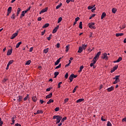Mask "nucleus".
I'll list each match as a JSON object with an SVG mask.
<instances>
[{"instance_id": "49530a36", "label": "nucleus", "mask_w": 126, "mask_h": 126, "mask_svg": "<svg viewBox=\"0 0 126 126\" xmlns=\"http://www.w3.org/2000/svg\"><path fill=\"white\" fill-rule=\"evenodd\" d=\"M107 126H112V124L111 122H110V121L107 122Z\"/></svg>"}, {"instance_id": "72a5a7b5", "label": "nucleus", "mask_w": 126, "mask_h": 126, "mask_svg": "<svg viewBox=\"0 0 126 126\" xmlns=\"http://www.w3.org/2000/svg\"><path fill=\"white\" fill-rule=\"evenodd\" d=\"M62 66V64L60 63L59 65L55 67V69H58L59 68H61V67Z\"/></svg>"}, {"instance_id": "f257e3e1", "label": "nucleus", "mask_w": 126, "mask_h": 126, "mask_svg": "<svg viewBox=\"0 0 126 126\" xmlns=\"http://www.w3.org/2000/svg\"><path fill=\"white\" fill-rule=\"evenodd\" d=\"M56 119H57L56 124H60L61 120L63 119V117L60 115H55L53 116V119L56 120Z\"/></svg>"}, {"instance_id": "052dcab7", "label": "nucleus", "mask_w": 126, "mask_h": 126, "mask_svg": "<svg viewBox=\"0 0 126 126\" xmlns=\"http://www.w3.org/2000/svg\"><path fill=\"white\" fill-rule=\"evenodd\" d=\"M52 88H48L46 89V91H51Z\"/></svg>"}, {"instance_id": "37998d69", "label": "nucleus", "mask_w": 126, "mask_h": 126, "mask_svg": "<svg viewBox=\"0 0 126 126\" xmlns=\"http://www.w3.org/2000/svg\"><path fill=\"white\" fill-rule=\"evenodd\" d=\"M66 120V117L63 118L62 119V120H61V123H63V122H64V121H65Z\"/></svg>"}, {"instance_id": "4c0bfd02", "label": "nucleus", "mask_w": 126, "mask_h": 126, "mask_svg": "<svg viewBox=\"0 0 126 126\" xmlns=\"http://www.w3.org/2000/svg\"><path fill=\"white\" fill-rule=\"evenodd\" d=\"M101 55V51L98 52L96 55H95L97 58H99L100 57V55Z\"/></svg>"}, {"instance_id": "bb28decb", "label": "nucleus", "mask_w": 126, "mask_h": 126, "mask_svg": "<svg viewBox=\"0 0 126 126\" xmlns=\"http://www.w3.org/2000/svg\"><path fill=\"white\" fill-rule=\"evenodd\" d=\"M48 52H49V48H46L43 50V53H44V54H47Z\"/></svg>"}, {"instance_id": "f8f14e48", "label": "nucleus", "mask_w": 126, "mask_h": 126, "mask_svg": "<svg viewBox=\"0 0 126 126\" xmlns=\"http://www.w3.org/2000/svg\"><path fill=\"white\" fill-rule=\"evenodd\" d=\"M107 91L108 92H111V91H113V90H114V87L113 86H112L110 88H108L107 89Z\"/></svg>"}, {"instance_id": "603ef678", "label": "nucleus", "mask_w": 126, "mask_h": 126, "mask_svg": "<svg viewBox=\"0 0 126 126\" xmlns=\"http://www.w3.org/2000/svg\"><path fill=\"white\" fill-rule=\"evenodd\" d=\"M65 78H66V79H67V78H68V73H66L64 76Z\"/></svg>"}, {"instance_id": "412c9836", "label": "nucleus", "mask_w": 126, "mask_h": 126, "mask_svg": "<svg viewBox=\"0 0 126 126\" xmlns=\"http://www.w3.org/2000/svg\"><path fill=\"white\" fill-rule=\"evenodd\" d=\"M59 74H60V72L57 71V72H55L54 73V78H56V77H57V76H58L59 75Z\"/></svg>"}, {"instance_id": "f704fd0d", "label": "nucleus", "mask_w": 126, "mask_h": 126, "mask_svg": "<svg viewBox=\"0 0 126 126\" xmlns=\"http://www.w3.org/2000/svg\"><path fill=\"white\" fill-rule=\"evenodd\" d=\"M112 11L113 13H116V12H117V9L113 8L112 9Z\"/></svg>"}, {"instance_id": "58836bf2", "label": "nucleus", "mask_w": 126, "mask_h": 126, "mask_svg": "<svg viewBox=\"0 0 126 126\" xmlns=\"http://www.w3.org/2000/svg\"><path fill=\"white\" fill-rule=\"evenodd\" d=\"M62 20H63V18H62V17H61L58 19V23H60V22L62 21Z\"/></svg>"}, {"instance_id": "5701e85b", "label": "nucleus", "mask_w": 126, "mask_h": 126, "mask_svg": "<svg viewBox=\"0 0 126 126\" xmlns=\"http://www.w3.org/2000/svg\"><path fill=\"white\" fill-rule=\"evenodd\" d=\"M51 103H54V100L50 99L47 102V104H51Z\"/></svg>"}, {"instance_id": "a18cd8bd", "label": "nucleus", "mask_w": 126, "mask_h": 126, "mask_svg": "<svg viewBox=\"0 0 126 126\" xmlns=\"http://www.w3.org/2000/svg\"><path fill=\"white\" fill-rule=\"evenodd\" d=\"M29 97V94H27V96L24 98V101H26L28 97Z\"/></svg>"}, {"instance_id": "c85d7f7f", "label": "nucleus", "mask_w": 126, "mask_h": 126, "mask_svg": "<svg viewBox=\"0 0 126 126\" xmlns=\"http://www.w3.org/2000/svg\"><path fill=\"white\" fill-rule=\"evenodd\" d=\"M60 59H58L55 63V65H58L59 63H60Z\"/></svg>"}, {"instance_id": "9d476101", "label": "nucleus", "mask_w": 126, "mask_h": 126, "mask_svg": "<svg viewBox=\"0 0 126 126\" xmlns=\"http://www.w3.org/2000/svg\"><path fill=\"white\" fill-rule=\"evenodd\" d=\"M47 10H48V7H46L44 9H43L39 13V14H41V13H44V12H47Z\"/></svg>"}, {"instance_id": "de8ad7c7", "label": "nucleus", "mask_w": 126, "mask_h": 126, "mask_svg": "<svg viewBox=\"0 0 126 126\" xmlns=\"http://www.w3.org/2000/svg\"><path fill=\"white\" fill-rule=\"evenodd\" d=\"M11 18H12V19H15V14H13Z\"/></svg>"}, {"instance_id": "473e14b6", "label": "nucleus", "mask_w": 126, "mask_h": 126, "mask_svg": "<svg viewBox=\"0 0 126 126\" xmlns=\"http://www.w3.org/2000/svg\"><path fill=\"white\" fill-rule=\"evenodd\" d=\"M25 16V13H24V11H22V13H21V16H20V18H22V17H23V16Z\"/></svg>"}, {"instance_id": "20e7f679", "label": "nucleus", "mask_w": 126, "mask_h": 126, "mask_svg": "<svg viewBox=\"0 0 126 126\" xmlns=\"http://www.w3.org/2000/svg\"><path fill=\"white\" fill-rule=\"evenodd\" d=\"M18 31H17L16 32H15V33L13 34L11 36V37H10V39H14V38H15V37H16V36H17V35H18Z\"/></svg>"}, {"instance_id": "1a4fd4ad", "label": "nucleus", "mask_w": 126, "mask_h": 126, "mask_svg": "<svg viewBox=\"0 0 126 126\" xmlns=\"http://www.w3.org/2000/svg\"><path fill=\"white\" fill-rule=\"evenodd\" d=\"M12 48H11L10 50H8L7 53V56H10L11 54H12Z\"/></svg>"}, {"instance_id": "7c9ffc66", "label": "nucleus", "mask_w": 126, "mask_h": 126, "mask_svg": "<svg viewBox=\"0 0 126 126\" xmlns=\"http://www.w3.org/2000/svg\"><path fill=\"white\" fill-rule=\"evenodd\" d=\"M62 5H63V4L62 3H61L59 5H57L56 7V9H59V8H60V7H61V6H62Z\"/></svg>"}, {"instance_id": "aec40b11", "label": "nucleus", "mask_w": 126, "mask_h": 126, "mask_svg": "<svg viewBox=\"0 0 126 126\" xmlns=\"http://www.w3.org/2000/svg\"><path fill=\"white\" fill-rule=\"evenodd\" d=\"M84 99H83V98H80L76 101V102L77 103H81V102H82V101H84Z\"/></svg>"}, {"instance_id": "2eb2a0df", "label": "nucleus", "mask_w": 126, "mask_h": 126, "mask_svg": "<svg viewBox=\"0 0 126 126\" xmlns=\"http://www.w3.org/2000/svg\"><path fill=\"white\" fill-rule=\"evenodd\" d=\"M69 80H70V82H72V81L73 80V77L72 74L69 76Z\"/></svg>"}, {"instance_id": "6e6552de", "label": "nucleus", "mask_w": 126, "mask_h": 126, "mask_svg": "<svg viewBox=\"0 0 126 126\" xmlns=\"http://www.w3.org/2000/svg\"><path fill=\"white\" fill-rule=\"evenodd\" d=\"M59 26H57V27L53 30L52 33L53 34H55V33H56L58 31V29H59Z\"/></svg>"}, {"instance_id": "a878e982", "label": "nucleus", "mask_w": 126, "mask_h": 126, "mask_svg": "<svg viewBox=\"0 0 126 126\" xmlns=\"http://www.w3.org/2000/svg\"><path fill=\"white\" fill-rule=\"evenodd\" d=\"M50 25L48 23L47 24H45L43 27H42V28H47V27H49V26Z\"/></svg>"}, {"instance_id": "c9c22d12", "label": "nucleus", "mask_w": 126, "mask_h": 126, "mask_svg": "<svg viewBox=\"0 0 126 126\" xmlns=\"http://www.w3.org/2000/svg\"><path fill=\"white\" fill-rule=\"evenodd\" d=\"M17 10V13H18V14H19L20 13V12L21 11V9L20 8H18Z\"/></svg>"}, {"instance_id": "3c124183", "label": "nucleus", "mask_w": 126, "mask_h": 126, "mask_svg": "<svg viewBox=\"0 0 126 126\" xmlns=\"http://www.w3.org/2000/svg\"><path fill=\"white\" fill-rule=\"evenodd\" d=\"M58 111H60V107H56L55 109V112H58Z\"/></svg>"}, {"instance_id": "ddd939ff", "label": "nucleus", "mask_w": 126, "mask_h": 126, "mask_svg": "<svg viewBox=\"0 0 126 126\" xmlns=\"http://www.w3.org/2000/svg\"><path fill=\"white\" fill-rule=\"evenodd\" d=\"M52 96H53V94L51 93L46 96V99H49L50 98H52Z\"/></svg>"}, {"instance_id": "393cba45", "label": "nucleus", "mask_w": 126, "mask_h": 126, "mask_svg": "<svg viewBox=\"0 0 126 126\" xmlns=\"http://www.w3.org/2000/svg\"><path fill=\"white\" fill-rule=\"evenodd\" d=\"M105 16H106V13L105 12L102 13L101 17V19H103V18H104V17H105Z\"/></svg>"}, {"instance_id": "2f4dec72", "label": "nucleus", "mask_w": 126, "mask_h": 126, "mask_svg": "<svg viewBox=\"0 0 126 126\" xmlns=\"http://www.w3.org/2000/svg\"><path fill=\"white\" fill-rule=\"evenodd\" d=\"M14 61L13 60H10L7 63L9 65H10V64H12V63H13V62Z\"/></svg>"}, {"instance_id": "8fccbe9b", "label": "nucleus", "mask_w": 126, "mask_h": 126, "mask_svg": "<svg viewBox=\"0 0 126 126\" xmlns=\"http://www.w3.org/2000/svg\"><path fill=\"white\" fill-rule=\"evenodd\" d=\"M122 60H123V58L122 57H119V59L117 60V62H118V63H120V62H121Z\"/></svg>"}, {"instance_id": "09e8293b", "label": "nucleus", "mask_w": 126, "mask_h": 126, "mask_svg": "<svg viewBox=\"0 0 126 126\" xmlns=\"http://www.w3.org/2000/svg\"><path fill=\"white\" fill-rule=\"evenodd\" d=\"M68 101V98H66L64 100V102L63 104H65V103H66V102Z\"/></svg>"}, {"instance_id": "69168bd1", "label": "nucleus", "mask_w": 126, "mask_h": 126, "mask_svg": "<svg viewBox=\"0 0 126 126\" xmlns=\"http://www.w3.org/2000/svg\"><path fill=\"white\" fill-rule=\"evenodd\" d=\"M15 126H21V125H20V124H19L18 123H17V124H15Z\"/></svg>"}, {"instance_id": "423d86ee", "label": "nucleus", "mask_w": 126, "mask_h": 126, "mask_svg": "<svg viewBox=\"0 0 126 126\" xmlns=\"http://www.w3.org/2000/svg\"><path fill=\"white\" fill-rule=\"evenodd\" d=\"M22 99H23V96L19 95L17 98V100L18 101V102H21V101H22Z\"/></svg>"}, {"instance_id": "0e129e2a", "label": "nucleus", "mask_w": 126, "mask_h": 126, "mask_svg": "<svg viewBox=\"0 0 126 126\" xmlns=\"http://www.w3.org/2000/svg\"><path fill=\"white\" fill-rule=\"evenodd\" d=\"M2 124H3V122L1 120V121H0V126H2Z\"/></svg>"}, {"instance_id": "79ce46f5", "label": "nucleus", "mask_w": 126, "mask_h": 126, "mask_svg": "<svg viewBox=\"0 0 126 126\" xmlns=\"http://www.w3.org/2000/svg\"><path fill=\"white\" fill-rule=\"evenodd\" d=\"M61 84H63V82H60L58 83V88H61Z\"/></svg>"}, {"instance_id": "e2e57ef3", "label": "nucleus", "mask_w": 126, "mask_h": 126, "mask_svg": "<svg viewBox=\"0 0 126 126\" xmlns=\"http://www.w3.org/2000/svg\"><path fill=\"white\" fill-rule=\"evenodd\" d=\"M11 121H12V123H11V125H13L14 124V123H15V120H13Z\"/></svg>"}, {"instance_id": "774afa93", "label": "nucleus", "mask_w": 126, "mask_h": 126, "mask_svg": "<svg viewBox=\"0 0 126 126\" xmlns=\"http://www.w3.org/2000/svg\"><path fill=\"white\" fill-rule=\"evenodd\" d=\"M122 122H126V118H124L122 120Z\"/></svg>"}, {"instance_id": "b1692460", "label": "nucleus", "mask_w": 126, "mask_h": 126, "mask_svg": "<svg viewBox=\"0 0 126 126\" xmlns=\"http://www.w3.org/2000/svg\"><path fill=\"white\" fill-rule=\"evenodd\" d=\"M94 7H95V5H93L92 6H89L88 7V9H92V8H94Z\"/></svg>"}, {"instance_id": "a19ab883", "label": "nucleus", "mask_w": 126, "mask_h": 126, "mask_svg": "<svg viewBox=\"0 0 126 126\" xmlns=\"http://www.w3.org/2000/svg\"><path fill=\"white\" fill-rule=\"evenodd\" d=\"M68 50H69V45L66 46V52H68Z\"/></svg>"}, {"instance_id": "c03bdc74", "label": "nucleus", "mask_w": 126, "mask_h": 126, "mask_svg": "<svg viewBox=\"0 0 126 126\" xmlns=\"http://www.w3.org/2000/svg\"><path fill=\"white\" fill-rule=\"evenodd\" d=\"M76 88H78V87L76 86L73 90V93H75V91H76Z\"/></svg>"}, {"instance_id": "4468645a", "label": "nucleus", "mask_w": 126, "mask_h": 126, "mask_svg": "<svg viewBox=\"0 0 126 126\" xmlns=\"http://www.w3.org/2000/svg\"><path fill=\"white\" fill-rule=\"evenodd\" d=\"M82 52H83V48H82V47H79V49H78V53H81Z\"/></svg>"}, {"instance_id": "dca6fc26", "label": "nucleus", "mask_w": 126, "mask_h": 126, "mask_svg": "<svg viewBox=\"0 0 126 126\" xmlns=\"http://www.w3.org/2000/svg\"><path fill=\"white\" fill-rule=\"evenodd\" d=\"M11 10H12V7H9L7 9V12H8V13H11Z\"/></svg>"}, {"instance_id": "13d9d810", "label": "nucleus", "mask_w": 126, "mask_h": 126, "mask_svg": "<svg viewBox=\"0 0 126 126\" xmlns=\"http://www.w3.org/2000/svg\"><path fill=\"white\" fill-rule=\"evenodd\" d=\"M6 81H7V79H4L3 80H2V82L3 83H5V82H6Z\"/></svg>"}, {"instance_id": "864d4df0", "label": "nucleus", "mask_w": 126, "mask_h": 126, "mask_svg": "<svg viewBox=\"0 0 126 126\" xmlns=\"http://www.w3.org/2000/svg\"><path fill=\"white\" fill-rule=\"evenodd\" d=\"M120 28L121 29H125V28H126V26L123 25V26H120Z\"/></svg>"}, {"instance_id": "0eeeda50", "label": "nucleus", "mask_w": 126, "mask_h": 126, "mask_svg": "<svg viewBox=\"0 0 126 126\" xmlns=\"http://www.w3.org/2000/svg\"><path fill=\"white\" fill-rule=\"evenodd\" d=\"M118 65H116L114 67H113V69L111 70V73H113V72H114L115 70H117V69H118Z\"/></svg>"}, {"instance_id": "680f3d73", "label": "nucleus", "mask_w": 126, "mask_h": 126, "mask_svg": "<svg viewBox=\"0 0 126 126\" xmlns=\"http://www.w3.org/2000/svg\"><path fill=\"white\" fill-rule=\"evenodd\" d=\"M60 43H58L56 45V47H57V48H60Z\"/></svg>"}, {"instance_id": "ea45409f", "label": "nucleus", "mask_w": 126, "mask_h": 126, "mask_svg": "<svg viewBox=\"0 0 126 126\" xmlns=\"http://www.w3.org/2000/svg\"><path fill=\"white\" fill-rule=\"evenodd\" d=\"M37 114H43V110H37Z\"/></svg>"}, {"instance_id": "6e6d98bb", "label": "nucleus", "mask_w": 126, "mask_h": 126, "mask_svg": "<svg viewBox=\"0 0 126 126\" xmlns=\"http://www.w3.org/2000/svg\"><path fill=\"white\" fill-rule=\"evenodd\" d=\"M79 19H80V18L78 17L75 18V21H76V22H77V21H78Z\"/></svg>"}, {"instance_id": "cd10ccee", "label": "nucleus", "mask_w": 126, "mask_h": 126, "mask_svg": "<svg viewBox=\"0 0 126 126\" xmlns=\"http://www.w3.org/2000/svg\"><path fill=\"white\" fill-rule=\"evenodd\" d=\"M31 63V60H29L26 63V65H29Z\"/></svg>"}, {"instance_id": "a211bd4d", "label": "nucleus", "mask_w": 126, "mask_h": 126, "mask_svg": "<svg viewBox=\"0 0 126 126\" xmlns=\"http://www.w3.org/2000/svg\"><path fill=\"white\" fill-rule=\"evenodd\" d=\"M87 44L85 45V44H82V48L83 49V50H86V48H87Z\"/></svg>"}, {"instance_id": "9b49d317", "label": "nucleus", "mask_w": 126, "mask_h": 126, "mask_svg": "<svg viewBox=\"0 0 126 126\" xmlns=\"http://www.w3.org/2000/svg\"><path fill=\"white\" fill-rule=\"evenodd\" d=\"M93 63H91L90 66L92 67V66H94V64L96 63V62H97V60H93Z\"/></svg>"}, {"instance_id": "f03ea898", "label": "nucleus", "mask_w": 126, "mask_h": 126, "mask_svg": "<svg viewBox=\"0 0 126 126\" xmlns=\"http://www.w3.org/2000/svg\"><path fill=\"white\" fill-rule=\"evenodd\" d=\"M120 75H116L115 77L113 78V79H115V81L113 82V84H117V83L120 82Z\"/></svg>"}, {"instance_id": "bf43d9fd", "label": "nucleus", "mask_w": 126, "mask_h": 126, "mask_svg": "<svg viewBox=\"0 0 126 126\" xmlns=\"http://www.w3.org/2000/svg\"><path fill=\"white\" fill-rule=\"evenodd\" d=\"M45 32H46L45 30H44L43 32H41L42 36H43V35H44V34H45Z\"/></svg>"}, {"instance_id": "39448f33", "label": "nucleus", "mask_w": 126, "mask_h": 126, "mask_svg": "<svg viewBox=\"0 0 126 126\" xmlns=\"http://www.w3.org/2000/svg\"><path fill=\"white\" fill-rule=\"evenodd\" d=\"M107 54L106 53H103L102 56V59L105 60H108V56H107Z\"/></svg>"}, {"instance_id": "5fc2aeb1", "label": "nucleus", "mask_w": 126, "mask_h": 126, "mask_svg": "<svg viewBox=\"0 0 126 126\" xmlns=\"http://www.w3.org/2000/svg\"><path fill=\"white\" fill-rule=\"evenodd\" d=\"M70 1L73 2L74 1L73 0H66V2H67V3H69V2H70Z\"/></svg>"}, {"instance_id": "4d7b16f0", "label": "nucleus", "mask_w": 126, "mask_h": 126, "mask_svg": "<svg viewBox=\"0 0 126 126\" xmlns=\"http://www.w3.org/2000/svg\"><path fill=\"white\" fill-rule=\"evenodd\" d=\"M71 75L73 76V78H76L77 77V75H74L73 74H72Z\"/></svg>"}, {"instance_id": "7ed1b4c3", "label": "nucleus", "mask_w": 126, "mask_h": 126, "mask_svg": "<svg viewBox=\"0 0 126 126\" xmlns=\"http://www.w3.org/2000/svg\"><path fill=\"white\" fill-rule=\"evenodd\" d=\"M94 25L95 23H90L88 24V26L91 29H96V27L94 26Z\"/></svg>"}, {"instance_id": "f3484780", "label": "nucleus", "mask_w": 126, "mask_h": 126, "mask_svg": "<svg viewBox=\"0 0 126 126\" xmlns=\"http://www.w3.org/2000/svg\"><path fill=\"white\" fill-rule=\"evenodd\" d=\"M22 44V42L20 41L16 44V48L17 49L19 48V46H20Z\"/></svg>"}, {"instance_id": "c756f323", "label": "nucleus", "mask_w": 126, "mask_h": 126, "mask_svg": "<svg viewBox=\"0 0 126 126\" xmlns=\"http://www.w3.org/2000/svg\"><path fill=\"white\" fill-rule=\"evenodd\" d=\"M84 68V66H83V65L81 66L80 67V70L78 71V72H81V71H82V69H83Z\"/></svg>"}, {"instance_id": "e433bc0d", "label": "nucleus", "mask_w": 126, "mask_h": 126, "mask_svg": "<svg viewBox=\"0 0 126 126\" xmlns=\"http://www.w3.org/2000/svg\"><path fill=\"white\" fill-rule=\"evenodd\" d=\"M79 27L80 29H82V22H80Z\"/></svg>"}, {"instance_id": "6ab92c4d", "label": "nucleus", "mask_w": 126, "mask_h": 126, "mask_svg": "<svg viewBox=\"0 0 126 126\" xmlns=\"http://www.w3.org/2000/svg\"><path fill=\"white\" fill-rule=\"evenodd\" d=\"M123 35H124V33H116V37H120V36H123Z\"/></svg>"}, {"instance_id": "4be33fe9", "label": "nucleus", "mask_w": 126, "mask_h": 126, "mask_svg": "<svg viewBox=\"0 0 126 126\" xmlns=\"http://www.w3.org/2000/svg\"><path fill=\"white\" fill-rule=\"evenodd\" d=\"M32 100L33 102H36L37 98L34 96L32 97Z\"/></svg>"}, {"instance_id": "338daca9", "label": "nucleus", "mask_w": 126, "mask_h": 126, "mask_svg": "<svg viewBox=\"0 0 126 126\" xmlns=\"http://www.w3.org/2000/svg\"><path fill=\"white\" fill-rule=\"evenodd\" d=\"M32 51H33V47H31V48L30 49V52H32Z\"/></svg>"}]
</instances>
